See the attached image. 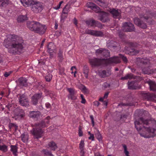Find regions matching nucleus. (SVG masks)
Here are the masks:
<instances>
[{"label":"nucleus","instance_id":"39","mask_svg":"<svg viewBox=\"0 0 156 156\" xmlns=\"http://www.w3.org/2000/svg\"><path fill=\"white\" fill-rule=\"evenodd\" d=\"M0 150L3 152H5L7 151V147L5 145H0Z\"/></svg>","mask_w":156,"mask_h":156},{"label":"nucleus","instance_id":"10","mask_svg":"<svg viewBox=\"0 0 156 156\" xmlns=\"http://www.w3.org/2000/svg\"><path fill=\"white\" fill-rule=\"evenodd\" d=\"M141 94L142 96L144 99H147L148 101H156V95L153 94L143 92Z\"/></svg>","mask_w":156,"mask_h":156},{"label":"nucleus","instance_id":"34","mask_svg":"<svg viewBox=\"0 0 156 156\" xmlns=\"http://www.w3.org/2000/svg\"><path fill=\"white\" fill-rule=\"evenodd\" d=\"M95 20L94 19L89 20L86 21V23L88 26L90 25L91 27L94 26Z\"/></svg>","mask_w":156,"mask_h":156},{"label":"nucleus","instance_id":"42","mask_svg":"<svg viewBox=\"0 0 156 156\" xmlns=\"http://www.w3.org/2000/svg\"><path fill=\"white\" fill-rule=\"evenodd\" d=\"M94 26L98 27L99 28L101 29L102 28L103 25L101 23L95 20Z\"/></svg>","mask_w":156,"mask_h":156},{"label":"nucleus","instance_id":"26","mask_svg":"<svg viewBox=\"0 0 156 156\" xmlns=\"http://www.w3.org/2000/svg\"><path fill=\"white\" fill-rule=\"evenodd\" d=\"M21 2L24 6L27 7L31 5L33 2L34 1L33 0H20Z\"/></svg>","mask_w":156,"mask_h":156},{"label":"nucleus","instance_id":"11","mask_svg":"<svg viewBox=\"0 0 156 156\" xmlns=\"http://www.w3.org/2000/svg\"><path fill=\"white\" fill-rule=\"evenodd\" d=\"M151 16V11L148 10L146 12V13L141 14L140 15V17L141 18H144L146 20V22L150 25L152 23V20L150 19Z\"/></svg>","mask_w":156,"mask_h":156},{"label":"nucleus","instance_id":"31","mask_svg":"<svg viewBox=\"0 0 156 156\" xmlns=\"http://www.w3.org/2000/svg\"><path fill=\"white\" fill-rule=\"evenodd\" d=\"M15 111L18 112L16 113L17 115L21 118H23L25 116V113L23 109L16 108L15 109Z\"/></svg>","mask_w":156,"mask_h":156},{"label":"nucleus","instance_id":"54","mask_svg":"<svg viewBox=\"0 0 156 156\" xmlns=\"http://www.w3.org/2000/svg\"><path fill=\"white\" fill-rule=\"evenodd\" d=\"M62 51L61 49H60L59 53L58 54V57L60 58L61 60H62L63 58L62 56Z\"/></svg>","mask_w":156,"mask_h":156},{"label":"nucleus","instance_id":"48","mask_svg":"<svg viewBox=\"0 0 156 156\" xmlns=\"http://www.w3.org/2000/svg\"><path fill=\"white\" fill-rule=\"evenodd\" d=\"M69 10L68 6L67 5H66L63 9L62 13L67 14L68 10Z\"/></svg>","mask_w":156,"mask_h":156},{"label":"nucleus","instance_id":"5","mask_svg":"<svg viewBox=\"0 0 156 156\" xmlns=\"http://www.w3.org/2000/svg\"><path fill=\"white\" fill-rule=\"evenodd\" d=\"M20 104L24 107H28L29 106L28 98L24 94H18L17 95Z\"/></svg>","mask_w":156,"mask_h":156},{"label":"nucleus","instance_id":"23","mask_svg":"<svg viewBox=\"0 0 156 156\" xmlns=\"http://www.w3.org/2000/svg\"><path fill=\"white\" fill-rule=\"evenodd\" d=\"M96 53H102L103 56L106 58L110 56V51L107 49H103V50L101 49H97Z\"/></svg>","mask_w":156,"mask_h":156},{"label":"nucleus","instance_id":"52","mask_svg":"<svg viewBox=\"0 0 156 156\" xmlns=\"http://www.w3.org/2000/svg\"><path fill=\"white\" fill-rule=\"evenodd\" d=\"M79 135L80 136H83V133L82 131V127L81 126H80L79 127Z\"/></svg>","mask_w":156,"mask_h":156},{"label":"nucleus","instance_id":"40","mask_svg":"<svg viewBox=\"0 0 156 156\" xmlns=\"http://www.w3.org/2000/svg\"><path fill=\"white\" fill-rule=\"evenodd\" d=\"M92 10L96 13L101 12L100 11V8L96 5H95V6L93 8H92Z\"/></svg>","mask_w":156,"mask_h":156},{"label":"nucleus","instance_id":"51","mask_svg":"<svg viewBox=\"0 0 156 156\" xmlns=\"http://www.w3.org/2000/svg\"><path fill=\"white\" fill-rule=\"evenodd\" d=\"M64 69L63 68L60 67L59 69V74L61 75H65L64 72Z\"/></svg>","mask_w":156,"mask_h":156},{"label":"nucleus","instance_id":"15","mask_svg":"<svg viewBox=\"0 0 156 156\" xmlns=\"http://www.w3.org/2000/svg\"><path fill=\"white\" fill-rule=\"evenodd\" d=\"M42 93H37L34 94L31 98V101L34 105H36L38 103L39 99H41L42 97Z\"/></svg>","mask_w":156,"mask_h":156},{"label":"nucleus","instance_id":"24","mask_svg":"<svg viewBox=\"0 0 156 156\" xmlns=\"http://www.w3.org/2000/svg\"><path fill=\"white\" fill-rule=\"evenodd\" d=\"M46 147L48 148H50V149L51 150L53 151H55L58 147L56 143L52 141L49 142L46 145Z\"/></svg>","mask_w":156,"mask_h":156},{"label":"nucleus","instance_id":"33","mask_svg":"<svg viewBox=\"0 0 156 156\" xmlns=\"http://www.w3.org/2000/svg\"><path fill=\"white\" fill-rule=\"evenodd\" d=\"M41 152L44 156H54L51 153V152L49 151L47 149H43Z\"/></svg>","mask_w":156,"mask_h":156},{"label":"nucleus","instance_id":"8","mask_svg":"<svg viewBox=\"0 0 156 156\" xmlns=\"http://www.w3.org/2000/svg\"><path fill=\"white\" fill-rule=\"evenodd\" d=\"M39 23L35 21H28L27 23V27L31 30L35 32Z\"/></svg>","mask_w":156,"mask_h":156},{"label":"nucleus","instance_id":"60","mask_svg":"<svg viewBox=\"0 0 156 156\" xmlns=\"http://www.w3.org/2000/svg\"><path fill=\"white\" fill-rule=\"evenodd\" d=\"M80 155L81 156H85V152L84 149L80 150Z\"/></svg>","mask_w":156,"mask_h":156},{"label":"nucleus","instance_id":"22","mask_svg":"<svg viewBox=\"0 0 156 156\" xmlns=\"http://www.w3.org/2000/svg\"><path fill=\"white\" fill-rule=\"evenodd\" d=\"M128 88L130 90H136L138 88V84L135 81H128L127 83Z\"/></svg>","mask_w":156,"mask_h":156},{"label":"nucleus","instance_id":"21","mask_svg":"<svg viewBox=\"0 0 156 156\" xmlns=\"http://www.w3.org/2000/svg\"><path fill=\"white\" fill-rule=\"evenodd\" d=\"M146 83L148 84L150 89L153 91H156V83L154 81L150 79L147 80Z\"/></svg>","mask_w":156,"mask_h":156},{"label":"nucleus","instance_id":"59","mask_svg":"<svg viewBox=\"0 0 156 156\" xmlns=\"http://www.w3.org/2000/svg\"><path fill=\"white\" fill-rule=\"evenodd\" d=\"M118 33L119 34V37L121 38H122L124 36V34L122 33H121L120 30H118Z\"/></svg>","mask_w":156,"mask_h":156},{"label":"nucleus","instance_id":"4","mask_svg":"<svg viewBox=\"0 0 156 156\" xmlns=\"http://www.w3.org/2000/svg\"><path fill=\"white\" fill-rule=\"evenodd\" d=\"M105 59H100L94 58L89 59V62L92 67L99 66L102 64H106V61Z\"/></svg>","mask_w":156,"mask_h":156},{"label":"nucleus","instance_id":"1","mask_svg":"<svg viewBox=\"0 0 156 156\" xmlns=\"http://www.w3.org/2000/svg\"><path fill=\"white\" fill-rule=\"evenodd\" d=\"M135 127L141 136L149 138L156 135V121L140 117L134 122Z\"/></svg>","mask_w":156,"mask_h":156},{"label":"nucleus","instance_id":"63","mask_svg":"<svg viewBox=\"0 0 156 156\" xmlns=\"http://www.w3.org/2000/svg\"><path fill=\"white\" fill-rule=\"evenodd\" d=\"M16 125L13 123H10L9 126V127L10 129H11L12 127H15Z\"/></svg>","mask_w":156,"mask_h":156},{"label":"nucleus","instance_id":"47","mask_svg":"<svg viewBox=\"0 0 156 156\" xmlns=\"http://www.w3.org/2000/svg\"><path fill=\"white\" fill-rule=\"evenodd\" d=\"M84 141L81 140L79 144V148L80 150L84 149Z\"/></svg>","mask_w":156,"mask_h":156},{"label":"nucleus","instance_id":"17","mask_svg":"<svg viewBox=\"0 0 156 156\" xmlns=\"http://www.w3.org/2000/svg\"><path fill=\"white\" fill-rule=\"evenodd\" d=\"M156 71V69H152L149 67H143L142 69L143 73L148 75L152 74Z\"/></svg>","mask_w":156,"mask_h":156},{"label":"nucleus","instance_id":"32","mask_svg":"<svg viewBox=\"0 0 156 156\" xmlns=\"http://www.w3.org/2000/svg\"><path fill=\"white\" fill-rule=\"evenodd\" d=\"M9 3V0H0V7H5Z\"/></svg>","mask_w":156,"mask_h":156},{"label":"nucleus","instance_id":"29","mask_svg":"<svg viewBox=\"0 0 156 156\" xmlns=\"http://www.w3.org/2000/svg\"><path fill=\"white\" fill-rule=\"evenodd\" d=\"M23 49H9L8 52L12 55L20 54Z\"/></svg>","mask_w":156,"mask_h":156},{"label":"nucleus","instance_id":"57","mask_svg":"<svg viewBox=\"0 0 156 156\" xmlns=\"http://www.w3.org/2000/svg\"><path fill=\"white\" fill-rule=\"evenodd\" d=\"M89 69L87 67V66L86 65H85L83 66V71H85L87 72L88 73L89 72Z\"/></svg>","mask_w":156,"mask_h":156},{"label":"nucleus","instance_id":"46","mask_svg":"<svg viewBox=\"0 0 156 156\" xmlns=\"http://www.w3.org/2000/svg\"><path fill=\"white\" fill-rule=\"evenodd\" d=\"M21 140L24 142H26L28 140L27 136L24 134H22L21 135Z\"/></svg>","mask_w":156,"mask_h":156},{"label":"nucleus","instance_id":"25","mask_svg":"<svg viewBox=\"0 0 156 156\" xmlns=\"http://www.w3.org/2000/svg\"><path fill=\"white\" fill-rule=\"evenodd\" d=\"M40 112L39 111H32L29 112V116L32 118H37L40 116Z\"/></svg>","mask_w":156,"mask_h":156},{"label":"nucleus","instance_id":"49","mask_svg":"<svg viewBox=\"0 0 156 156\" xmlns=\"http://www.w3.org/2000/svg\"><path fill=\"white\" fill-rule=\"evenodd\" d=\"M119 58L121 59L122 58L123 61L125 62H127L128 61V60L127 59V58L126 57L124 56L121 54L119 55Z\"/></svg>","mask_w":156,"mask_h":156},{"label":"nucleus","instance_id":"13","mask_svg":"<svg viewBox=\"0 0 156 156\" xmlns=\"http://www.w3.org/2000/svg\"><path fill=\"white\" fill-rule=\"evenodd\" d=\"M106 61V65L111 63H118L121 62V59L119 57L114 56L113 57L110 58L108 59H105Z\"/></svg>","mask_w":156,"mask_h":156},{"label":"nucleus","instance_id":"7","mask_svg":"<svg viewBox=\"0 0 156 156\" xmlns=\"http://www.w3.org/2000/svg\"><path fill=\"white\" fill-rule=\"evenodd\" d=\"M122 28L123 31L126 32L135 31V28L134 25L130 22H126L122 24Z\"/></svg>","mask_w":156,"mask_h":156},{"label":"nucleus","instance_id":"30","mask_svg":"<svg viewBox=\"0 0 156 156\" xmlns=\"http://www.w3.org/2000/svg\"><path fill=\"white\" fill-rule=\"evenodd\" d=\"M28 20V17L27 15H20L17 18V20L18 22H23Z\"/></svg>","mask_w":156,"mask_h":156},{"label":"nucleus","instance_id":"20","mask_svg":"<svg viewBox=\"0 0 156 156\" xmlns=\"http://www.w3.org/2000/svg\"><path fill=\"white\" fill-rule=\"evenodd\" d=\"M27 80L26 78L21 77L18 80V82L19 85L20 87H27L28 86V83L27 82Z\"/></svg>","mask_w":156,"mask_h":156},{"label":"nucleus","instance_id":"36","mask_svg":"<svg viewBox=\"0 0 156 156\" xmlns=\"http://www.w3.org/2000/svg\"><path fill=\"white\" fill-rule=\"evenodd\" d=\"M128 45L130 48H137L138 45L136 42H128Z\"/></svg>","mask_w":156,"mask_h":156},{"label":"nucleus","instance_id":"45","mask_svg":"<svg viewBox=\"0 0 156 156\" xmlns=\"http://www.w3.org/2000/svg\"><path fill=\"white\" fill-rule=\"evenodd\" d=\"M123 147L124 149V153L125 154L126 156H129V152L127 150V148L125 144H123Z\"/></svg>","mask_w":156,"mask_h":156},{"label":"nucleus","instance_id":"64","mask_svg":"<svg viewBox=\"0 0 156 156\" xmlns=\"http://www.w3.org/2000/svg\"><path fill=\"white\" fill-rule=\"evenodd\" d=\"M12 72L11 71L9 72V73L6 72L4 74V76L5 77H7Z\"/></svg>","mask_w":156,"mask_h":156},{"label":"nucleus","instance_id":"58","mask_svg":"<svg viewBox=\"0 0 156 156\" xmlns=\"http://www.w3.org/2000/svg\"><path fill=\"white\" fill-rule=\"evenodd\" d=\"M110 86V84L108 83H107L106 82H105L104 83V87L105 88H109Z\"/></svg>","mask_w":156,"mask_h":156},{"label":"nucleus","instance_id":"53","mask_svg":"<svg viewBox=\"0 0 156 156\" xmlns=\"http://www.w3.org/2000/svg\"><path fill=\"white\" fill-rule=\"evenodd\" d=\"M96 136L97 139L99 141L102 140V137L101 134H100L99 132H98V133H97L96 134Z\"/></svg>","mask_w":156,"mask_h":156},{"label":"nucleus","instance_id":"37","mask_svg":"<svg viewBox=\"0 0 156 156\" xmlns=\"http://www.w3.org/2000/svg\"><path fill=\"white\" fill-rule=\"evenodd\" d=\"M150 60L149 59H142L140 61L141 63L144 65H149L150 64Z\"/></svg>","mask_w":156,"mask_h":156},{"label":"nucleus","instance_id":"56","mask_svg":"<svg viewBox=\"0 0 156 156\" xmlns=\"http://www.w3.org/2000/svg\"><path fill=\"white\" fill-rule=\"evenodd\" d=\"M80 97L82 99L81 103L83 104H85L86 102V100L84 98V97L83 94H80Z\"/></svg>","mask_w":156,"mask_h":156},{"label":"nucleus","instance_id":"62","mask_svg":"<svg viewBox=\"0 0 156 156\" xmlns=\"http://www.w3.org/2000/svg\"><path fill=\"white\" fill-rule=\"evenodd\" d=\"M90 119L91 120L92 123L93 125V126H94V119L93 118V116L92 115H90Z\"/></svg>","mask_w":156,"mask_h":156},{"label":"nucleus","instance_id":"35","mask_svg":"<svg viewBox=\"0 0 156 156\" xmlns=\"http://www.w3.org/2000/svg\"><path fill=\"white\" fill-rule=\"evenodd\" d=\"M10 147L11 148V151L12 152L13 154L14 155H16L17 151V147L16 146L11 145Z\"/></svg>","mask_w":156,"mask_h":156},{"label":"nucleus","instance_id":"43","mask_svg":"<svg viewBox=\"0 0 156 156\" xmlns=\"http://www.w3.org/2000/svg\"><path fill=\"white\" fill-rule=\"evenodd\" d=\"M103 34L101 31L96 30L94 36L96 37H101L103 36Z\"/></svg>","mask_w":156,"mask_h":156},{"label":"nucleus","instance_id":"61","mask_svg":"<svg viewBox=\"0 0 156 156\" xmlns=\"http://www.w3.org/2000/svg\"><path fill=\"white\" fill-rule=\"evenodd\" d=\"M50 117L49 116H47L46 119H44V120H43V121H44L46 122V124H48L49 123L48 120L50 119Z\"/></svg>","mask_w":156,"mask_h":156},{"label":"nucleus","instance_id":"18","mask_svg":"<svg viewBox=\"0 0 156 156\" xmlns=\"http://www.w3.org/2000/svg\"><path fill=\"white\" fill-rule=\"evenodd\" d=\"M67 90L69 92V94L68 98L72 100H75L77 99V97L75 96L76 92L75 90L72 88H67Z\"/></svg>","mask_w":156,"mask_h":156},{"label":"nucleus","instance_id":"28","mask_svg":"<svg viewBox=\"0 0 156 156\" xmlns=\"http://www.w3.org/2000/svg\"><path fill=\"white\" fill-rule=\"evenodd\" d=\"M118 45V43L113 41H111L108 43L107 45L108 48H115L117 47V46Z\"/></svg>","mask_w":156,"mask_h":156},{"label":"nucleus","instance_id":"19","mask_svg":"<svg viewBox=\"0 0 156 156\" xmlns=\"http://www.w3.org/2000/svg\"><path fill=\"white\" fill-rule=\"evenodd\" d=\"M98 74L101 78H105L110 76L111 72L109 70H101L98 72Z\"/></svg>","mask_w":156,"mask_h":156},{"label":"nucleus","instance_id":"2","mask_svg":"<svg viewBox=\"0 0 156 156\" xmlns=\"http://www.w3.org/2000/svg\"><path fill=\"white\" fill-rule=\"evenodd\" d=\"M3 45L9 49H23L25 45L22 38L15 34H9L4 40Z\"/></svg>","mask_w":156,"mask_h":156},{"label":"nucleus","instance_id":"41","mask_svg":"<svg viewBox=\"0 0 156 156\" xmlns=\"http://www.w3.org/2000/svg\"><path fill=\"white\" fill-rule=\"evenodd\" d=\"M79 88L82 91H83L85 92L86 93L87 90V89L86 87L83 84H81L79 86Z\"/></svg>","mask_w":156,"mask_h":156},{"label":"nucleus","instance_id":"55","mask_svg":"<svg viewBox=\"0 0 156 156\" xmlns=\"http://www.w3.org/2000/svg\"><path fill=\"white\" fill-rule=\"evenodd\" d=\"M67 14H64L62 13V14L61 16V21L62 22H63L64 20L67 17Z\"/></svg>","mask_w":156,"mask_h":156},{"label":"nucleus","instance_id":"12","mask_svg":"<svg viewBox=\"0 0 156 156\" xmlns=\"http://www.w3.org/2000/svg\"><path fill=\"white\" fill-rule=\"evenodd\" d=\"M133 21L135 25L141 28L145 29L147 27L146 24L138 18H134Z\"/></svg>","mask_w":156,"mask_h":156},{"label":"nucleus","instance_id":"44","mask_svg":"<svg viewBox=\"0 0 156 156\" xmlns=\"http://www.w3.org/2000/svg\"><path fill=\"white\" fill-rule=\"evenodd\" d=\"M95 4L94 3L91 2H88L87 3V6L88 8H89L91 9H92V8H93L95 6Z\"/></svg>","mask_w":156,"mask_h":156},{"label":"nucleus","instance_id":"6","mask_svg":"<svg viewBox=\"0 0 156 156\" xmlns=\"http://www.w3.org/2000/svg\"><path fill=\"white\" fill-rule=\"evenodd\" d=\"M31 5L32 10L35 13H39L43 9V3L39 2L34 1Z\"/></svg>","mask_w":156,"mask_h":156},{"label":"nucleus","instance_id":"3","mask_svg":"<svg viewBox=\"0 0 156 156\" xmlns=\"http://www.w3.org/2000/svg\"><path fill=\"white\" fill-rule=\"evenodd\" d=\"M34 128L30 131L31 134L33 136L34 139H38L42 136L43 131L42 129L46 126V122L44 121L41 120L39 122L34 124Z\"/></svg>","mask_w":156,"mask_h":156},{"label":"nucleus","instance_id":"27","mask_svg":"<svg viewBox=\"0 0 156 156\" xmlns=\"http://www.w3.org/2000/svg\"><path fill=\"white\" fill-rule=\"evenodd\" d=\"M125 52L127 54L131 55H136L137 54L139 51L136 49H125Z\"/></svg>","mask_w":156,"mask_h":156},{"label":"nucleus","instance_id":"16","mask_svg":"<svg viewBox=\"0 0 156 156\" xmlns=\"http://www.w3.org/2000/svg\"><path fill=\"white\" fill-rule=\"evenodd\" d=\"M47 28V27L45 25H42L39 23L35 33L43 34L45 33Z\"/></svg>","mask_w":156,"mask_h":156},{"label":"nucleus","instance_id":"14","mask_svg":"<svg viewBox=\"0 0 156 156\" xmlns=\"http://www.w3.org/2000/svg\"><path fill=\"white\" fill-rule=\"evenodd\" d=\"M110 13L112 14V17L114 19H120L121 16L120 11L119 12L118 9L114 8L111 9L109 11Z\"/></svg>","mask_w":156,"mask_h":156},{"label":"nucleus","instance_id":"38","mask_svg":"<svg viewBox=\"0 0 156 156\" xmlns=\"http://www.w3.org/2000/svg\"><path fill=\"white\" fill-rule=\"evenodd\" d=\"M133 77V75L131 74H128L124 77H121V79L122 80H126L129 79H131Z\"/></svg>","mask_w":156,"mask_h":156},{"label":"nucleus","instance_id":"50","mask_svg":"<svg viewBox=\"0 0 156 156\" xmlns=\"http://www.w3.org/2000/svg\"><path fill=\"white\" fill-rule=\"evenodd\" d=\"M46 81L50 82L52 79V75L50 74H48L45 77Z\"/></svg>","mask_w":156,"mask_h":156},{"label":"nucleus","instance_id":"9","mask_svg":"<svg viewBox=\"0 0 156 156\" xmlns=\"http://www.w3.org/2000/svg\"><path fill=\"white\" fill-rule=\"evenodd\" d=\"M109 14L104 11H101L99 15L98 20L103 23L108 22L110 20L109 18Z\"/></svg>","mask_w":156,"mask_h":156}]
</instances>
